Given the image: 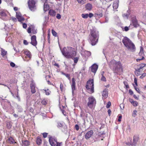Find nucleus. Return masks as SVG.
<instances>
[{
  "label": "nucleus",
  "instance_id": "obj_1",
  "mask_svg": "<svg viewBox=\"0 0 146 146\" xmlns=\"http://www.w3.org/2000/svg\"><path fill=\"white\" fill-rule=\"evenodd\" d=\"M62 54L67 58H72L76 56V52L75 49L71 47H65L61 50Z\"/></svg>",
  "mask_w": 146,
  "mask_h": 146
},
{
  "label": "nucleus",
  "instance_id": "obj_2",
  "mask_svg": "<svg viewBox=\"0 0 146 146\" xmlns=\"http://www.w3.org/2000/svg\"><path fill=\"white\" fill-rule=\"evenodd\" d=\"M98 32L94 29L91 30L88 40L92 46L95 45L98 42Z\"/></svg>",
  "mask_w": 146,
  "mask_h": 146
},
{
  "label": "nucleus",
  "instance_id": "obj_3",
  "mask_svg": "<svg viewBox=\"0 0 146 146\" xmlns=\"http://www.w3.org/2000/svg\"><path fill=\"white\" fill-rule=\"evenodd\" d=\"M122 42L128 50L133 52L135 51L136 48L135 44L127 37H124L122 39Z\"/></svg>",
  "mask_w": 146,
  "mask_h": 146
},
{
  "label": "nucleus",
  "instance_id": "obj_4",
  "mask_svg": "<svg viewBox=\"0 0 146 146\" xmlns=\"http://www.w3.org/2000/svg\"><path fill=\"white\" fill-rule=\"evenodd\" d=\"M110 68H112L114 72L117 73L120 70H122V66L120 61L116 62L114 60H111L109 63Z\"/></svg>",
  "mask_w": 146,
  "mask_h": 146
},
{
  "label": "nucleus",
  "instance_id": "obj_5",
  "mask_svg": "<svg viewBox=\"0 0 146 146\" xmlns=\"http://www.w3.org/2000/svg\"><path fill=\"white\" fill-rule=\"evenodd\" d=\"M94 82L93 79H90L87 82L86 87L88 92L90 93H92L94 92Z\"/></svg>",
  "mask_w": 146,
  "mask_h": 146
},
{
  "label": "nucleus",
  "instance_id": "obj_6",
  "mask_svg": "<svg viewBox=\"0 0 146 146\" xmlns=\"http://www.w3.org/2000/svg\"><path fill=\"white\" fill-rule=\"evenodd\" d=\"M8 12L4 10H0V18L3 20L6 21L9 19V17L7 15Z\"/></svg>",
  "mask_w": 146,
  "mask_h": 146
},
{
  "label": "nucleus",
  "instance_id": "obj_7",
  "mask_svg": "<svg viewBox=\"0 0 146 146\" xmlns=\"http://www.w3.org/2000/svg\"><path fill=\"white\" fill-rule=\"evenodd\" d=\"M88 106L90 108H92L96 104V102L95 98L92 96L89 97L88 98Z\"/></svg>",
  "mask_w": 146,
  "mask_h": 146
},
{
  "label": "nucleus",
  "instance_id": "obj_8",
  "mask_svg": "<svg viewBox=\"0 0 146 146\" xmlns=\"http://www.w3.org/2000/svg\"><path fill=\"white\" fill-rule=\"evenodd\" d=\"M28 5L29 9L31 11H34L36 9L35 3L34 0H28Z\"/></svg>",
  "mask_w": 146,
  "mask_h": 146
},
{
  "label": "nucleus",
  "instance_id": "obj_9",
  "mask_svg": "<svg viewBox=\"0 0 146 146\" xmlns=\"http://www.w3.org/2000/svg\"><path fill=\"white\" fill-rule=\"evenodd\" d=\"M49 143L52 146H55L57 142L56 139L54 137H49Z\"/></svg>",
  "mask_w": 146,
  "mask_h": 146
},
{
  "label": "nucleus",
  "instance_id": "obj_10",
  "mask_svg": "<svg viewBox=\"0 0 146 146\" xmlns=\"http://www.w3.org/2000/svg\"><path fill=\"white\" fill-rule=\"evenodd\" d=\"M57 127L58 128H60L63 132H64L65 131H66L67 129L66 126L64 123L63 122H58L57 123Z\"/></svg>",
  "mask_w": 146,
  "mask_h": 146
},
{
  "label": "nucleus",
  "instance_id": "obj_11",
  "mask_svg": "<svg viewBox=\"0 0 146 146\" xmlns=\"http://www.w3.org/2000/svg\"><path fill=\"white\" fill-rule=\"evenodd\" d=\"M42 2L44 3V10L45 12L48 10L49 9V6L47 3V0H42Z\"/></svg>",
  "mask_w": 146,
  "mask_h": 146
},
{
  "label": "nucleus",
  "instance_id": "obj_12",
  "mask_svg": "<svg viewBox=\"0 0 146 146\" xmlns=\"http://www.w3.org/2000/svg\"><path fill=\"white\" fill-rule=\"evenodd\" d=\"M31 43L34 46H36L37 44L36 40V37L35 35L33 36L31 38Z\"/></svg>",
  "mask_w": 146,
  "mask_h": 146
},
{
  "label": "nucleus",
  "instance_id": "obj_13",
  "mask_svg": "<svg viewBox=\"0 0 146 146\" xmlns=\"http://www.w3.org/2000/svg\"><path fill=\"white\" fill-rule=\"evenodd\" d=\"M98 68V66L96 64H94L90 67L91 71L94 74L96 73Z\"/></svg>",
  "mask_w": 146,
  "mask_h": 146
},
{
  "label": "nucleus",
  "instance_id": "obj_14",
  "mask_svg": "<svg viewBox=\"0 0 146 146\" xmlns=\"http://www.w3.org/2000/svg\"><path fill=\"white\" fill-rule=\"evenodd\" d=\"M93 134V130H91L88 132L85 135V138L86 139H88L90 138L92 135Z\"/></svg>",
  "mask_w": 146,
  "mask_h": 146
},
{
  "label": "nucleus",
  "instance_id": "obj_15",
  "mask_svg": "<svg viewBox=\"0 0 146 146\" xmlns=\"http://www.w3.org/2000/svg\"><path fill=\"white\" fill-rule=\"evenodd\" d=\"M16 17L19 21H21L24 20V18L21 16V13L19 12H16Z\"/></svg>",
  "mask_w": 146,
  "mask_h": 146
},
{
  "label": "nucleus",
  "instance_id": "obj_16",
  "mask_svg": "<svg viewBox=\"0 0 146 146\" xmlns=\"http://www.w3.org/2000/svg\"><path fill=\"white\" fill-rule=\"evenodd\" d=\"M31 89V92L33 93H35L36 91L35 89V84L32 81L30 84Z\"/></svg>",
  "mask_w": 146,
  "mask_h": 146
},
{
  "label": "nucleus",
  "instance_id": "obj_17",
  "mask_svg": "<svg viewBox=\"0 0 146 146\" xmlns=\"http://www.w3.org/2000/svg\"><path fill=\"white\" fill-rule=\"evenodd\" d=\"M30 59L31 58V55L30 52L28 50H25L23 52Z\"/></svg>",
  "mask_w": 146,
  "mask_h": 146
},
{
  "label": "nucleus",
  "instance_id": "obj_18",
  "mask_svg": "<svg viewBox=\"0 0 146 146\" xmlns=\"http://www.w3.org/2000/svg\"><path fill=\"white\" fill-rule=\"evenodd\" d=\"M108 90L106 89H104L102 93V96L103 98H106L108 96Z\"/></svg>",
  "mask_w": 146,
  "mask_h": 146
},
{
  "label": "nucleus",
  "instance_id": "obj_19",
  "mask_svg": "<svg viewBox=\"0 0 146 146\" xmlns=\"http://www.w3.org/2000/svg\"><path fill=\"white\" fill-rule=\"evenodd\" d=\"M132 23L134 27H137L139 25L138 24V22L137 20L135 19H133L132 20Z\"/></svg>",
  "mask_w": 146,
  "mask_h": 146
},
{
  "label": "nucleus",
  "instance_id": "obj_20",
  "mask_svg": "<svg viewBox=\"0 0 146 146\" xmlns=\"http://www.w3.org/2000/svg\"><path fill=\"white\" fill-rule=\"evenodd\" d=\"M85 7L87 10L90 11L92 8V6L91 4L88 3L86 5Z\"/></svg>",
  "mask_w": 146,
  "mask_h": 146
},
{
  "label": "nucleus",
  "instance_id": "obj_21",
  "mask_svg": "<svg viewBox=\"0 0 146 146\" xmlns=\"http://www.w3.org/2000/svg\"><path fill=\"white\" fill-rule=\"evenodd\" d=\"M10 92H11V94L15 98L17 99L18 100V101H20V99L19 96L18 95V92H17V93L16 96H15L13 93L10 90Z\"/></svg>",
  "mask_w": 146,
  "mask_h": 146
},
{
  "label": "nucleus",
  "instance_id": "obj_22",
  "mask_svg": "<svg viewBox=\"0 0 146 146\" xmlns=\"http://www.w3.org/2000/svg\"><path fill=\"white\" fill-rule=\"evenodd\" d=\"M103 16V14L102 13L97 12L94 14V16L96 18H100Z\"/></svg>",
  "mask_w": 146,
  "mask_h": 146
},
{
  "label": "nucleus",
  "instance_id": "obj_23",
  "mask_svg": "<svg viewBox=\"0 0 146 146\" xmlns=\"http://www.w3.org/2000/svg\"><path fill=\"white\" fill-rule=\"evenodd\" d=\"M42 142V140L41 138L40 137H38L36 139V143L38 145L41 144Z\"/></svg>",
  "mask_w": 146,
  "mask_h": 146
},
{
  "label": "nucleus",
  "instance_id": "obj_24",
  "mask_svg": "<svg viewBox=\"0 0 146 146\" xmlns=\"http://www.w3.org/2000/svg\"><path fill=\"white\" fill-rule=\"evenodd\" d=\"M49 14L52 16H54L56 14V12L52 9H50L49 11Z\"/></svg>",
  "mask_w": 146,
  "mask_h": 146
},
{
  "label": "nucleus",
  "instance_id": "obj_25",
  "mask_svg": "<svg viewBox=\"0 0 146 146\" xmlns=\"http://www.w3.org/2000/svg\"><path fill=\"white\" fill-rule=\"evenodd\" d=\"M130 10H128L127 11V13H125L123 14L122 16L123 17L124 19H127L128 17L130 14Z\"/></svg>",
  "mask_w": 146,
  "mask_h": 146
},
{
  "label": "nucleus",
  "instance_id": "obj_26",
  "mask_svg": "<svg viewBox=\"0 0 146 146\" xmlns=\"http://www.w3.org/2000/svg\"><path fill=\"white\" fill-rule=\"evenodd\" d=\"M139 55L140 56H141L142 57L143 56L144 53H143V49L142 47L141 46L139 52Z\"/></svg>",
  "mask_w": 146,
  "mask_h": 146
},
{
  "label": "nucleus",
  "instance_id": "obj_27",
  "mask_svg": "<svg viewBox=\"0 0 146 146\" xmlns=\"http://www.w3.org/2000/svg\"><path fill=\"white\" fill-rule=\"evenodd\" d=\"M8 141H9L10 144L16 143V142L15 141L13 138L11 137H10L8 138Z\"/></svg>",
  "mask_w": 146,
  "mask_h": 146
},
{
  "label": "nucleus",
  "instance_id": "obj_28",
  "mask_svg": "<svg viewBox=\"0 0 146 146\" xmlns=\"http://www.w3.org/2000/svg\"><path fill=\"white\" fill-rule=\"evenodd\" d=\"M139 139V138L137 136H134L133 137V141L134 144H136L137 142L138 141Z\"/></svg>",
  "mask_w": 146,
  "mask_h": 146
},
{
  "label": "nucleus",
  "instance_id": "obj_29",
  "mask_svg": "<svg viewBox=\"0 0 146 146\" xmlns=\"http://www.w3.org/2000/svg\"><path fill=\"white\" fill-rule=\"evenodd\" d=\"M22 142L23 145L25 146H27L29 145V142L28 141H23Z\"/></svg>",
  "mask_w": 146,
  "mask_h": 146
},
{
  "label": "nucleus",
  "instance_id": "obj_30",
  "mask_svg": "<svg viewBox=\"0 0 146 146\" xmlns=\"http://www.w3.org/2000/svg\"><path fill=\"white\" fill-rule=\"evenodd\" d=\"M6 40L7 42H11L12 41L13 39L11 37L9 36L6 38Z\"/></svg>",
  "mask_w": 146,
  "mask_h": 146
},
{
  "label": "nucleus",
  "instance_id": "obj_31",
  "mask_svg": "<svg viewBox=\"0 0 146 146\" xmlns=\"http://www.w3.org/2000/svg\"><path fill=\"white\" fill-rule=\"evenodd\" d=\"M1 54L3 56H5L7 53V51H5L4 50L2 49L1 50Z\"/></svg>",
  "mask_w": 146,
  "mask_h": 146
},
{
  "label": "nucleus",
  "instance_id": "obj_32",
  "mask_svg": "<svg viewBox=\"0 0 146 146\" xmlns=\"http://www.w3.org/2000/svg\"><path fill=\"white\" fill-rule=\"evenodd\" d=\"M113 8L115 9H117L118 7V4L116 2L113 3Z\"/></svg>",
  "mask_w": 146,
  "mask_h": 146
},
{
  "label": "nucleus",
  "instance_id": "obj_33",
  "mask_svg": "<svg viewBox=\"0 0 146 146\" xmlns=\"http://www.w3.org/2000/svg\"><path fill=\"white\" fill-rule=\"evenodd\" d=\"M82 17L84 19H87L88 17V14H82L81 15Z\"/></svg>",
  "mask_w": 146,
  "mask_h": 146
},
{
  "label": "nucleus",
  "instance_id": "obj_34",
  "mask_svg": "<svg viewBox=\"0 0 146 146\" xmlns=\"http://www.w3.org/2000/svg\"><path fill=\"white\" fill-rule=\"evenodd\" d=\"M62 74H63V75L65 76L68 78V79L69 80H70V75L69 74H67L63 72H62Z\"/></svg>",
  "mask_w": 146,
  "mask_h": 146
},
{
  "label": "nucleus",
  "instance_id": "obj_35",
  "mask_svg": "<svg viewBox=\"0 0 146 146\" xmlns=\"http://www.w3.org/2000/svg\"><path fill=\"white\" fill-rule=\"evenodd\" d=\"M84 53L86 56H90L91 54V52L88 51H85L84 52Z\"/></svg>",
  "mask_w": 146,
  "mask_h": 146
},
{
  "label": "nucleus",
  "instance_id": "obj_36",
  "mask_svg": "<svg viewBox=\"0 0 146 146\" xmlns=\"http://www.w3.org/2000/svg\"><path fill=\"white\" fill-rule=\"evenodd\" d=\"M73 58L74 57L72 58L74 60V63L75 64L77 63L78 61L79 58L77 57H74V58Z\"/></svg>",
  "mask_w": 146,
  "mask_h": 146
},
{
  "label": "nucleus",
  "instance_id": "obj_37",
  "mask_svg": "<svg viewBox=\"0 0 146 146\" xmlns=\"http://www.w3.org/2000/svg\"><path fill=\"white\" fill-rule=\"evenodd\" d=\"M51 32L53 36L55 37H56L57 36V33L54 30L52 29Z\"/></svg>",
  "mask_w": 146,
  "mask_h": 146
},
{
  "label": "nucleus",
  "instance_id": "obj_38",
  "mask_svg": "<svg viewBox=\"0 0 146 146\" xmlns=\"http://www.w3.org/2000/svg\"><path fill=\"white\" fill-rule=\"evenodd\" d=\"M135 73L137 76H139L140 75V71L139 70L137 69L136 70Z\"/></svg>",
  "mask_w": 146,
  "mask_h": 146
},
{
  "label": "nucleus",
  "instance_id": "obj_39",
  "mask_svg": "<svg viewBox=\"0 0 146 146\" xmlns=\"http://www.w3.org/2000/svg\"><path fill=\"white\" fill-rule=\"evenodd\" d=\"M71 87L72 90V94H73L74 91L76 89L75 85H71Z\"/></svg>",
  "mask_w": 146,
  "mask_h": 146
},
{
  "label": "nucleus",
  "instance_id": "obj_40",
  "mask_svg": "<svg viewBox=\"0 0 146 146\" xmlns=\"http://www.w3.org/2000/svg\"><path fill=\"white\" fill-rule=\"evenodd\" d=\"M123 83L127 89L128 88H129V86L127 82L126 81H124L123 82Z\"/></svg>",
  "mask_w": 146,
  "mask_h": 146
},
{
  "label": "nucleus",
  "instance_id": "obj_41",
  "mask_svg": "<svg viewBox=\"0 0 146 146\" xmlns=\"http://www.w3.org/2000/svg\"><path fill=\"white\" fill-rule=\"evenodd\" d=\"M137 111L136 110H134L132 113V116L134 117H135L137 115Z\"/></svg>",
  "mask_w": 146,
  "mask_h": 146
},
{
  "label": "nucleus",
  "instance_id": "obj_42",
  "mask_svg": "<svg viewBox=\"0 0 146 146\" xmlns=\"http://www.w3.org/2000/svg\"><path fill=\"white\" fill-rule=\"evenodd\" d=\"M132 104L134 106H137L138 105V103L136 101H134L133 102V103H132Z\"/></svg>",
  "mask_w": 146,
  "mask_h": 146
},
{
  "label": "nucleus",
  "instance_id": "obj_43",
  "mask_svg": "<svg viewBox=\"0 0 146 146\" xmlns=\"http://www.w3.org/2000/svg\"><path fill=\"white\" fill-rule=\"evenodd\" d=\"M101 80L104 82H106V78L104 76H102L101 78Z\"/></svg>",
  "mask_w": 146,
  "mask_h": 146
},
{
  "label": "nucleus",
  "instance_id": "obj_44",
  "mask_svg": "<svg viewBox=\"0 0 146 146\" xmlns=\"http://www.w3.org/2000/svg\"><path fill=\"white\" fill-rule=\"evenodd\" d=\"M44 91L46 95H48L50 94V91H49L48 90V89L47 90H45Z\"/></svg>",
  "mask_w": 146,
  "mask_h": 146
},
{
  "label": "nucleus",
  "instance_id": "obj_45",
  "mask_svg": "<svg viewBox=\"0 0 146 146\" xmlns=\"http://www.w3.org/2000/svg\"><path fill=\"white\" fill-rule=\"evenodd\" d=\"M78 2L82 4H83L84 3V2L82 0H77Z\"/></svg>",
  "mask_w": 146,
  "mask_h": 146
},
{
  "label": "nucleus",
  "instance_id": "obj_46",
  "mask_svg": "<svg viewBox=\"0 0 146 146\" xmlns=\"http://www.w3.org/2000/svg\"><path fill=\"white\" fill-rule=\"evenodd\" d=\"M72 84L71 85H75L76 83L75 80L74 78H73L72 79Z\"/></svg>",
  "mask_w": 146,
  "mask_h": 146
},
{
  "label": "nucleus",
  "instance_id": "obj_47",
  "mask_svg": "<svg viewBox=\"0 0 146 146\" xmlns=\"http://www.w3.org/2000/svg\"><path fill=\"white\" fill-rule=\"evenodd\" d=\"M134 86L135 89V90L136 91L139 93L140 94V92L139 89L136 87L137 86H135L134 85Z\"/></svg>",
  "mask_w": 146,
  "mask_h": 146
},
{
  "label": "nucleus",
  "instance_id": "obj_48",
  "mask_svg": "<svg viewBox=\"0 0 146 146\" xmlns=\"http://www.w3.org/2000/svg\"><path fill=\"white\" fill-rule=\"evenodd\" d=\"M130 27H125L123 29V30L125 31H127L129 30V28Z\"/></svg>",
  "mask_w": 146,
  "mask_h": 146
},
{
  "label": "nucleus",
  "instance_id": "obj_49",
  "mask_svg": "<svg viewBox=\"0 0 146 146\" xmlns=\"http://www.w3.org/2000/svg\"><path fill=\"white\" fill-rule=\"evenodd\" d=\"M146 76V73H143L142 75L140 77V78L141 79L143 78Z\"/></svg>",
  "mask_w": 146,
  "mask_h": 146
},
{
  "label": "nucleus",
  "instance_id": "obj_50",
  "mask_svg": "<svg viewBox=\"0 0 146 146\" xmlns=\"http://www.w3.org/2000/svg\"><path fill=\"white\" fill-rule=\"evenodd\" d=\"M111 102H108L107 103V104L106 105V108H109L110 107V106H111Z\"/></svg>",
  "mask_w": 146,
  "mask_h": 146
},
{
  "label": "nucleus",
  "instance_id": "obj_51",
  "mask_svg": "<svg viewBox=\"0 0 146 146\" xmlns=\"http://www.w3.org/2000/svg\"><path fill=\"white\" fill-rule=\"evenodd\" d=\"M56 17L58 19H60L61 18V16L58 13L57 14Z\"/></svg>",
  "mask_w": 146,
  "mask_h": 146
},
{
  "label": "nucleus",
  "instance_id": "obj_52",
  "mask_svg": "<svg viewBox=\"0 0 146 146\" xmlns=\"http://www.w3.org/2000/svg\"><path fill=\"white\" fill-rule=\"evenodd\" d=\"M42 104L45 105L47 104L45 100H43L41 102Z\"/></svg>",
  "mask_w": 146,
  "mask_h": 146
},
{
  "label": "nucleus",
  "instance_id": "obj_53",
  "mask_svg": "<svg viewBox=\"0 0 146 146\" xmlns=\"http://www.w3.org/2000/svg\"><path fill=\"white\" fill-rule=\"evenodd\" d=\"M75 128L77 131H78L79 129V126L77 124H76L75 126Z\"/></svg>",
  "mask_w": 146,
  "mask_h": 146
},
{
  "label": "nucleus",
  "instance_id": "obj_54",
  "mask_svg": "<svg viewBox=\"0 0 146 146\" xmlns=\"http://www.w3.org/2000/svg\"><path fill=\"white\" fill-rule=\"evenodd\" d=\"M47 135L48 133H42L43 137L44 138H46L47 137Z\"/></svg>",
  "mask_w": 146,
  "mask_h": 146
},
{
  "label": "nucleus",
  "instance_id": "obj_55",
  "mask_svg": "<svg viewBox=\"0 0 146 146\" xmlns=\"http://www.w3.org/2000/svg\"><path fill=\"white\" fill-rule=\"evenodd\" d=\"M10 66L12 67H14L15 66V64L13 62H11L10 63Z\"/></svg>",
  "mask_w": 146,
  "mask_h": 146
},
{
  "label": "nucleus",
  "instance_id": "obj_56",
  "mask_svg": "<svg viewBox=\"0 0 146 146\" xmlns=\"http://www.w3.org/2000/svg\"><path fill=\"white\" fill-rule=\"evenodd\" d=\"M134 82L136 86H137V79L136 78H135L134 79Z\"/></svg>",
  "mask_w": 146,
  "mask_h": 146
},
{
  "label": "nucleus",
  "instance_id": "obj_57",
  "mask_svg": "<svg viewBox=\"0 0 146 146\" xmlns=\"http://www.w3.org/2000/svg\"><path fill=\"white\" fill-rule=\"evenodd\" d=\"M144 59V57L143 56L141 58L137 59H136V61L137 62H139L140 60H143Z\"/></svg>",
  "mask_w": 146,
  "mask_h": 146
},
{
  "label": "nucleus",
  "instance_id": "obj_58",
  "mask_svg": "<svg viewBox=\"0 0 146 146\" xmlns=\"http://www.w3.org/2000/svg\"><path fill=\"white\" fill-rule=\"evenodd\" d=\"M144 66L143 65V64H142L139 66V68H138L137 69L139 70H140L142 69Z\"/></svg>",
  "mask_w": 146,
  "mask_h": 146
},
{
  "label": "nucleus",
  "instance_id": "obj_59",
  "mask_svg": "<svg viewBox=\"0 0 146 146\" xmlns=\"http://www.w3.org/2000/svg\"><path fill=\"white\" fill-rule=\"evenodd\" d=\"M23 44L25 45H27L28 44V42L26 40H23Z\"/></svg>",
  "mask_w": 146,
  "mask_h": 146
},
{
  "label": "nucleus",
  "instance_id": "obj_60",
  "mask_svg": "<svg viewBox=\"0 0 146 146\" xmlns=\"http://www.w3.org/2000/svg\"><path fill=\"white\" fill-rule=\"evenodd\" d=\"M23 60L25 62H28L29 60V59H27V57H25V58H23Z\"/></svg>",
  "mask_w": 146,
  "mask_h": 146
},
{
  "label": "nucleus",
  "instance_id": "obj_61",
  "mask_svg": "<svg viewBox=\"0 0 146 146\" xmlns=\"http://www.w3.org/2000/svg\"><path fill=\"white\" fill-rule=\"evenodd\" d=\"M93 16V14L92 13H90L88 14V17L91 18Z\"/></svg>",
  "mask_w": 146,
  "mask_h": 146
},
{
  "label": "nucleus",
  "instance_id": "obj_62",
  "mask_svg": "<svg viewBox=\"0 0 146 146\" xmlns=\"http://www.w3.org/2000/svg\"><path fill=\"white\" fill-rule=\"evenodd\" d=\"M60 88L61 91L62 90L63 88V84L61 83L60 85Z\"/></svg>",
  "mask_w": 146,
  "mask_h": 146
},
{
  "label": "nucleus",
  "instance_id": "obj_63",
  "mask_svg": "<svg viewBox=\"0 0 146 146\" xmlns=\"http://www.w3.org/2000/svg\"><path fill=\"white\" fill-rule=\"evenodd\" d=\"M7 127H8V128H10L11 127V125L9 123H7Z\"/></svg>",
  "mask_w": 146,
  "mask_h": 146
},
{
  "label": "nucleus",
  "instance_id": "obj_64",
  "mask_svg": "<svg viewBox=\"0 0 146 146\" xmlns=\"http://www.w3.org/2000/svg\"><path fill=\"white\" fill-rule=\"evenodd\" d=\"M62 145V143L58 142L56 144V146H61Z\"/></svg>",
  "mask_w": 146,
  "mask_h": 146
}]
</instances>
